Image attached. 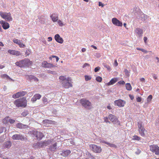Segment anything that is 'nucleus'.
<instances>
[{
  "mask_svg": "<svg viewBox=\"0 0 159 159\" xmlns=\"http://www.w3.org/2000/svg\"><path fill=\"white\" fill-rule=\"evenodd\" d=\"M48 41H51L52 40V38L51 37H49L48 38Z\"/></svg>",
  "mask_w": 159,
  "mask_h": 159,
  "instance_id": "nucleus-59",
  "label": "nucleus"
},
{
  "mask_svg": "<svg viewBox=\"0 0 159 159\" xmlns=\"http://www.w3.org/2000/svg\"><path fill=\"white\" fill-rule=\"evenodd\" d=\"M96 80L99 82H101L102 80V78L100 76H98L96 78Z\"/></svg>",
  "mask_w": 159,
  "mask_h": 159,
  "instance_id": "nucleus-34",
  "label": "nucleus"
},
{
  "mask_svg": "<svg viewBox=\"0 0 159 159\" xmlns=\"http://www.w3.org/2000/svg\"><path fill=\"white\" fill-rule=\"evenodd\" d=\"M42 101L45 104H47L48 102L47 98L45 97L43 98Z\"/></svg>",
  "mask_w": 159,
  "mask_h": 159,
  "instance_id": "nucleus-32",
  "label": "nucleus"
},
{
  "mask_svg": "<svg viewBox=\"0 0 159 159\" xmlns=\"http://www.w3.org/2000/svg\"><path fill=\"white\" fill-rule=\"evenodd\" d=\"M140 80L142 82L144 81L145 79L144 78H142L140 79Z\"/></svg>",
  "mask_w": 159,
  "mask_h": 159,
  "instance_id": "nucleus-61",
  "label": "nucleus"
},
{
  "mask_svg": "<svg viewBox=\"0 0 159 159\" xmlns=\"http://www.w3.org/2000/svg\"><path fill=\"white\" fill-rule=\"evenodd\" d=\"M138 127L139 134L141 136L144 137L145 135L144 132L146 131L142 125V122L141 121H139L138 122Z\"/></svg>",
  "mask_w": 159,
  "mask_h": 159,
  "instance_id": "nucleus-7",
  "label": "nucleus"
},
{
  "mask_svg": "<svg viewBox=\"0 0 159 159\" xmlns=\"http://www.w3.org/2000/svg\"><path fill=\"white\" fill-rule=\"evenodd\" d=\"M43 122L44 123H49L50 122V121L49 120H44L43 121Z\"/></svg>",
  "mask_w": 159,
  "mask_h": 159,
  "instance_id": "nucleus-55",
  "label": "nucleus"
},
{
  "mask_svg": "<svg viewBox=\"0 0 159 159\" xmlns=\"http://www.w3.org/2000/svg\"><path fill=\"white\" fill-rule=\"evenodd\" d=\"M152 76L153 78L154 79L156 80L157 79V77L155 74H152Z\"/></svg>",
  "mask_w": 159,
  "mask_h": 159,
  "instance_id": "nucleus-54",
  "label": "nucleus"
},
{
  "mask_svg": "<svg viewBox=\"0 0 159 159\" xmlns=\"http://www.w3.org/2000/svg\"><path fill=\"white\" fill-rule=\"evenodd\" d=\"M0 16L3 19L6 20L7 21H11L12 20V18L11 16L10 12H0Z\"/></svg>",
  "mask_w": 159,
  "mask_h": 159,
  "instance_id": "nucleus-6",
  "label": "nucleus"
},
{
  "mask_svg": "<svg viewBox=\"0 0 159 159\" xmlns=\"http://www.w3.org/2000/svg\"><path fill=\"white\" fill-rule=\"evenodd\" d=\"M8 52L10 54L16 56H19L21 54L20 52L13 50H9L8 51Z\"/></svg>",
  "mask_w": 159,
  "mask_h": 159,
  "instance_id": "nucleus-20",
  "label": "nucleus"
},
{
  "mask_svg": "<svg viewBox=\"0 0 159 159\" xmlns=\"http://www.w3.org/2000/svg\"><path fill=\"white\" fill-rule=\"evenodd\" d=\"M141 51H142V52H143L145 53H147L148 52V51H146V50L145 49H142L141 50Z\"/></svg>",
  "mask_w": 159,
  "mask_h": 159,
  "instance_id": "nucleus-56",
  "label": "nucleus"
},
{
  "mask_svg": "<svg viewBox=\"0 0 159 159\" xmlns=\"http://www.w3.org/2000/svg\"><path fill=\"white\" fill-rule=\"evenodd\" d=\"M117 79L116 78H114L112 79L110 81L107 83L106 84L107 86H109L112 85L115 83L117 81Z\"/></svg>",
  "mask_w": 159,
  "mask_h": 159,
  "instance_id": "nucleus-22",
  "label": "nucleus"
},
{
  "mask_svg": "<svg viewBox=\"0 0 159 159\" xmlns=\"http://www.w3.org/2000/svg\"><path fill=\"white\" fill-rule=\"evenodd\" d=\"M137 152H136V153L137 154H139L141 152V150L139 149H137Z\"/></svg>",
  "mask_w": 159,
  "mask_h": 159,
  "instance_id": "nucleus-58",
  "label": "nucleus"
},
{
  "mask_svg": "<svg viewBox=\"0 0 159 159\" xmlns=\"http://www.w3.org/2000/svg\"><path fill=\"white\" fill-rule=\"evenodd\" d=\"M41 97V96L39 93H36L34 95L33 97L31 99V101L33 102H34L37 100L40 99Z\"/></svg>",
  "mask_w": 159,
  "mask_h": 159,
  "instance_id": "nucleus-18",
  "label": "nucleus"
},
{
  "mask_svg": "<svg viewBox=\"0 0 159 159\" xmlns=\"http://www.w3.org/2000/svg\"><path fill=\"white\" fill-rule=\"evenodd\" d=\"M52 21L54 22L57 21L58 20V17L57 16H56L55 14L53 13L50 16Z\"/></svg>",
  "mask_w": 159,
  "mask_h": 159,
  "instance_id": "nucleus-25",
  "label": "nucleus"
},
{
  "mask_svg": "<svg viewBox=\"0 0 159 159\" xmlns=\"http://www.w3.org/2000/svg\"><path fill=\"white\" fill-rule=\"evenodd\" d=\"M53 141L54 139H51L48 140L47 141L45 140L44 141L39 142L34 144V146L35 147V148L36 147H39V148L43 147L50 144Z\"/></svg>",
  "mask_w": 159,
  "mask_h": 159,
  "instance_id": "nucleus-4",
  "label": "nucleus"
},
{
  "mask_svg": "<svg viewBox=\"0 0 159 159\" xmlns=\"http://www.w3.org/2000/svg\"><path fill=\"white\" fill-rule=\"evenodd\" d=\"M13 103L16 107H25L27 105V100L25 98H18Z\"/></svg>",
  "mask_w": 159,
  "mask_h": 159,
  "instance_id": "nucleus-2",
  "label": "nucleus"
},
{
  "mask_svg": "<svg viewBox=\"0 0 159 159\" xmlns=\"http://www.w3.org/2000/svg\"><path fill=\"white\" fill-rule=\"evenodd\" d=\"M100 67L99 66H98L94 69V71L96 72H98V71H99L100 70Z\"/></svg>",
  "mask_w": 159,
  "mask_h": 159,
  "instance_id": "nucleus-42",
  "label": "nucleus"
},
{
  "mask_svg": "<svg viewBox=\"0 0 159 159\" xmlns=\"http://www.w3.org/2000/svg\"><path fill=\"white\" fill-rule=\"evenodd\" d=\"M5 66H4L2 65H0V69H2L3 68H4Z\"/></svg>",
  "mask_w": 159,
  "mask_h": 159,
  "instance_id": "nucleus-63",
  "label": "nucleus"
},
{
  "mask_svg": "<svg viewBox=\"0 0 159 159\" xmlns=\"http://www.w3.org/2000/svg\"><path fill=\"white\" fill-rule=\"evenodd\" d=\"M11 145V143L10 141H7L4 144V147L5 148H10Z\"/></svg>",
  "mask_w": 159,
  "mask_h": 159,
  "instance_id": "nucleus-28",
  "label": "nucleus"
},
{
  "mask_svg": "<svg viewBox=\"0 0 159 159\" xmlns=\"http://www.w3.org/2000/svg\"><path fill=\"white\" fill-rule=\"evenodd\" d=\"M125 87L126 89L130 91L132 89V86L129 83H127L126 84Z\"/></svg>",
  "mask_w": 159,
  "mask_h": 159,
  "instance_id": "nucleus-29",
  "label": "nucleus"
},
{
  "mask_svg": "<svg viewBox=\"0 0 159 159\" xmlns=\"http://www.w3.org/2000/svg\"><path fill=\"white\" fill-rule=\"evenodd\" d=\"M12 138L13 140H24L25 139L24 137L22 135L20 134H15L13 135Z\"/></svg>",
  "mask_w": 159,
  "mask_h": 159,
  "instance_id": "nucleus-16",
  "label": "nucleus"
},
{
  "mask_svg": "<svg viewBox=\"0 0 159 159\" xmlns=\"http://www.w3.org/2000/svg\"><path fill=\"white\" fill-rule=\"evenodd\" d=\"M132 139L133 140H136L139 141L141 140V138L137 135H134Z\"/></svg>",
  "mask_w": 159,
  "mask_h": 159,
  "instance_id": "nucleus-31",
  "label": "nucleus"
},
{
  "mask_svg": "<svg viewBox=\"0 0 159 159\" xmlns=\"http://www.w3.org/2000/svg\"><path fill=\"white\" fill-rule=\"evenodd\" d=\"M32 77H34L33 80L34 81H39V79L36 77H35V76Z\"/></svg>",
  "mask_w": 159,
  "mask_h": 159,
  "instance_id": "nucleus-53",
  "label": "nucleus"
},
{
  "mask_svg": "<svg viewBox=\"0 0 159 159\" xmlns=\"http://www.w3.org/2000/svg\"><path fill=\"white\" fill-rule=\"evenodd\" d=\"M109 146L111 147H114L115 148H116L117 147L116 146L115 144L112 143H110Z\"/></svg>",
  "mask_w": 159,
  "mask_h": 159,
  "instance_id": "nucleus-48",
  "label": "nucleus"
},
{
  "mask_svg": "<svg viewBox=\"0 0 159 159\" xmlns=\"http://www.w3.org/2000/svg\"><path fill=\"white\" fill-rule=\"evenodd\" d=\"M34 77V76L32 75H30L28 76L30 80H33L34 77Z\"/></svg>",
  "mask_w": 159,
  "mask_h": 159,
  "instance_id": "nucleus-51",
  "label": "nucleus"
},
{
  "mask_svg": "<svg viewBox=\"0 0 159 159\" xmlns=\"http://www.w3.org/2000/svg\"><path fill=\"white\" fill-rule=\"evenodd\" d=\"M80 102L82 106L86 108L90 109L93 107L91 103L85 99H81L80 100Z\"/></svg>",
  "mask_w": 159,
  "mask_h": 159,
  "instance_id": "nucleus-5",
  "label": "nucleus"
},
{
  "mask_svg": "<svg viewBox=\"0 0 159 159\" xmlns=\"http://www.w3.org/2000/svg\"><path fill=\"white\" fill-rule=\"evenodd\" d=\"M98 5L99 6H101L102 7H103L104 6L103 3L101 2H99Z\"/></svg>",
  "mask_w": 159,
  "mask_h": 159,
  "instance_id": "nucleus-52",
  "label": "nucleus"
},
{
  "mask_svg": "<svg viewBox=\"0 0 159 159\" xmlns=\"http://www.w3.org/2000/svg\"><path fill=\"white\" fill-rule=\"evenodd\" d=\"M9 121L10 124H12L14 123L15 122V120L12 119H9Z\"/></svg>",
  "mask_w": 159,
  "mask_h": 159,
  "instance_id": "nucleus-44",
  "label": "nucleus"
},
{
  "mask_svg": "<svg viewBox=\"0 0 159 159\" xmlns=\"http://www.w3.org/2000/svg\"><path fill=\"white\" fill-rule=\"evenodd\" d=\"M90 66V65L89 64L87 63H85L83 65V68H84L86 66Z\"/></svg>",
  "mask_w": 159,
  "mask_h": 159,
  "instance_id": "nucleus-45",
  "label": "nucleus"
},
{
  "mask_svg": "<svg viewBox=\"0 0 159 159\" xmlns=\"http://www.w3.org/2000/svg\"><path fill=\"white\" fill-rule=\"evenodd\" d=\"M49 73L52 74H56V72L55 71H52L51 70H49L48 71Z\"/></svg>",
  "mask_w": 159,
  "mask_h": 159,
  "instance_id": "nucleus-47",
  "label": "nucleus"
},
{
  "mask_svg": "<svg viewBox=\"0 0 159 159\" xmlns=\"http://www.w3.org/2000/svg\"><path fill=\"white\" fill-rule=\"evenodd\" d=\"M0 24L4 30L7 29L10 27V25L9 23L3 20H2L0 21Z\"/></svg>",
  "mask_w": 159,
  "mask_h": 159,
  "instance_id": "nucleus-15",
  "label": "nucleus"
},
{
  "mask_svg": "<svg viewBox=\"0 0 159 159\" xmlns=\"http://www.w3.org/2000/svg\"><path fill=\"white\" fill-rule=\"evenodd\" d=\"M61 154L64 157H66L68 156L71 153L70 150H67L66 151H62Z\"/></svg>",
  "mask_w": 159,
  "mask_h": 159,
  "instance_id": "nucleus-23",
  "label": "nucleus"
},
{
  "mask_svg": "<svg viewBox=\"0 0 159 159\" xmlns=\"http://www.w3.org/2000/svg\"><path fill=\"white\" fill-rule=\"evenodd\" d=\"M59 79L62 83V86L65 88L68 89L72 86L71 80L69 77L66 78L65 76H61Z\"/></svg>",
  "mask_w": 159,
  "mask_h": 159,
  "instance_id": "nucleus-1",
  "label": "nucleus"
},
{
  "mask_svg": "<svg viewBox=\"0 0 159 159\" xmlns=\"http://www.w3.org/2000/svg\"><path fill=\"white\" fill-rule=\"evenodd\" d=\"M85 80L86 81H88L91 79V77L90 76L85 75L84 76Z\"/></svg>",
  "mask_w": 159,
  "mask_h": 159,
  "instance_id": "nucleus-33",
  "label": "nucleus"
},
{
  "mask_svg": "<svg viewBox=\"0 0 159 159\" xmlns=\"http://www.w3.org/2000/svg\"><path fill=\"white\" fill-rule=\"evenodd\" d=\"M104 67L106 68L108 70H110L111 69L110 67L108 66H105Z\"/></svg>",
  "mask_w": 159,
  "mask_h": 159,
  "instance_id": "nucleus-57",
  "label": "nucleus"
},
{
  "mask_svg": "<svg viewBox=\"0 0 159 159\" xmlns=\"http://www.w3.org/2000/svg\"><path fill=\"white\" fill-rule=\"evenodd\" d=\"M114 65V66H116H116H118V64L117 63V60H115Z\"/></svg>",
  "mask_w": 159,
  "mask_h": 159,
  "instance_id": "nucleus-50",
  "label": "nucleus"
},
{
  "mask_svg": "<svg viewBox=\"0 0 159 159\" xmlns=\"http://www.w3.org/2000/svg\"><path fill=\"white\" fill-rule=\"evenodd\" d=\"M111 21L112 23L115 25L121 27L122 26V23L116 18H113L112 19Z\"/></svg>",
  "mask_w": 159,
  "mask_h": 159,
  "instance_id": "nucleus-13",
  "label": "nucleus"
},
{
  "mask_svg": "<svg viewBox=\"0 0 159 159\" xmlns=\"http://www.w3.org/2000/svg\"><path fill=\"white\" fill-rule=\"evenodd\" d=\"M118 83L120 84H124L125 83L123 80L120 81H119Z\"/></svg>",
  "mask_w": 159,
  "mask_h": 159,
  "instance_id": "nucleus-49",
  "label": "nucleus"
},
{
  "mask_svg": "<svg viewBox=\"0 0 159 159\" xmlns=\"http://www.w3.org/2000/svg\"><path fill=\"white\" fill-rule=\"evenodd\" d=\"M114 103L115 105L121 107H124L125 104L126 102L124 100L121 99H118L115 101Z\"/></svg>",
  "mask_w": 159,
  "mask_h": 159,
  "instance_id": "nucleus-12",
  "label": "nucleus"
},
{
  "mask_svg": "<svg viewBox=\"0 0 159 159\" xmlns=\"http://www.w3.org/2000/svg\"><path fill=\"white\" fill-rule=\"evenodd\" d=\"M150 150L156 155H159V147L157 145L153 144L150 146Z\"/></svg>",
  "mask_w": 159,
  "mask_h": 159,
  "instance_id": "nucleus-9",
  "label": "nucleus"
},
{
  "mask_svg": "<svg viewBox=\"0 0 159 159\" xmlns=\"http://www.w3.org/2000/svg\"><path fill=\"white\" fill-rule=\"evenodd\" d=\"M57 21L58 24V25H59L60 26L62 27L64 25V24H63V23H62V21L61 20H57Z\"/></svg>",
  "mask_w": 159,
  "mask_h": 159,
  "instance_id": "nucleus-38",
  "label": "nucleus"
},
{
  "mask_svg": "<svg viewBox=\"0 0 159 159\" xmlns=\"http://www.w3.org/2000/svg\"><path fill=\"white\" fill-rule=\"evenodd\" d=\"M52 58H56V61L57 62L59 59L58 57L57 56L52 55V57H49V59L51 60H52Z\"/></svg>",
  "mask_w": 159,
  "mask_h": 159,
  "instance_id": "nucleus-35",
  "label": "nucleus"
},
{
  "mask_svg": "<svg viewBox=\"0 0 159 159\" xmlns=\"http://www.w3.org/2000/svg\"><path fill=\"white\" fill-rule=\"evenodd\" d=\"M27 93L26 91H22L19 92L12 95V98L16 99L19 98L20 97L24 96Z\"/></svg>",
  "mask_w": 159,
  "mask_h": 159,
  "instance_id": "nucleus-10",
  "label": "nucleus"
},
{
  "mask_svg": "<svg viewBox=\"0 0 159 159\" xmlns=\"http://www.w3.org/2000/svg\"><path fill=\"white\" fill-rule=\"evenodd\" d=\"M129 96L130 98L131 99V100H133L134 98V97L133 96H132V95H129Z\"/></svg>",
  "mask_w": 159,
  "mask_h": 159,
  "instance_id": "nucleus-64",
  "label": "nucleus"
},
{
  "mask_svg": "<svg viewBox=\"0 0 159 159\" xmlns=\"http://www.w3.org/2000/svg\"><path fill=\"white\" fill-rule=\"evenodd\" d=\"M1 77L2 78L5 79L7 80L8 79L11 80H13L11 78H10L8 75L6 74H4L1 75Z\"/></svg>",
  "mask_w": 159,
  "mask_h": 159,
  "instance_id": "nucleus-27",
  "label": "nucleus"
},
{
  "mask_svg": "<svg viewBox=\"0 0 159 159\" xmlns=\"http://www.w3.org/2000/svg\"><path fill=\"white\" fill-rule=\"evenodd\" d=\"M33 134L38 140L41 139L43 136V135L42 133L37 131H34Z\"/></svg>",
  "mask_w": 159,
  "mask_h": 159,
  "instance_id": "nucleus-14",
  "label": "nucleus"
},
{
  "mask_svg": "<svg viewBox=\"0 0 159 159\" xmlns=\"http://www.w3.org/2000/svg\"><path fill=\"white\" fill-rule=\"evenodd\" d=\"M104 121L106 123L109 122V123H110V121H108V118L107 117H105L104 118Z\"/></svg>",
  "mask_w": 159,
  "mask_h": 159,
  "instance_id": "nucleus-46",
  "label": "nucleus"
},
{
  "mask_svg": "<svg viewBox=\"0 0 159 159\" xmlns=\"http://www.w3.org/2000/svg\"><path fill=\"white\" fill-rule=\"evenodd\" d=\"M147 39V38L146 37H144V41L145 43H146V41Z\"/></svg>",
  "mask_w": 159,
  "mask_h": 159,
  "instance_id": "nucleus-60",
  "label": "nucleus"
},
{
  "mask_svg": "<svg viewBox=\"0 0 159 159\" xmlns=\"http://www.w3.org/2000/svg\"><path fill=\"white\" fill-rule=\"evenodd\" d=\"M42 66L45 68H51L55 67L56 66L53 65L52 64L48 63L46 61H44L42 63Z\"/></svg>",
  "mask_w": 159,
  "mask_h": 159,
  "instance_id": "nucleus-17",
  "label": "nucleus"
},
{
  "mask_svg": "<svg viewBox=\"0 0 159 159\" xmlns=\"http://www.w3.org/2000/svg\"><path fill=\"white\" fill-rule=\"evenodd\" d=\"M16 127L18 128L21 129L26 128L28 126L26 125H24L21 123H18L16 124Z\"/></svg>",
  "mask_w": 159,
  "mask_h": 159,
  "instance_id": "nucleus-24",
  "label": "nucleus"
},
{
  "mask_svg": "<svg viewBox=\"0 0 159 159\" xmlns=\"http://www.w3.org/2000/svg\"><path fill=\"white\" fill-rule=\"evenodd\" d=\"M89 148L93 152L96 153H100L102 151L101 147L97 145L91 144L89 145Z\"/></svg>",
  "mask_w": 159,
  "mask_h": 159,
  "instance_id": "nucleus-8",
  "label": "nucleus"
},
{
  "mask_svg": "<svg viewBox=\"0 0 159 159\" xmlns=\"http://www.w3.org/2000/svg\"><path fill=\"white\" fill-rule=\"evenodd\" d=\"M32 64V62L28 59H25L15 63L16 65L20 67L25 66H29Z\"/></svg>",
  "mask_w": 159,
  "mask_h": 159,
  "instance_id": "nucleus-3",
  "label": "nucleus"
},
{
  "mask_svg": "<svg viewBox=\"0 0 159 159\" xmlns=\"http://www.w3.org/2000/svg\"><path fill=\"white\" fill-rule=\"evenodd\" d=\"M18 45L20 48H25V45L22 43L20 41V42Z\"/></svg>",
  "mask_w": 159,
  "mask_h": 159,
  "instance_id": "nucleus-37",
  "label": "nucleus"
},
{
  "mask_svg": "<svg viewBox=\"0 0 159 159\" xmlns=\"http://www.w3.org/2000/svg\"><path fill=\"white\" fill-rule=\"evenodd\" d=\"M57 143H56L50 146L49 150L51 151H55L57 149Z\"/></svg>",
  "mask_w": 159,
  "mask_h": 159,
  "instance_id": "nucleus-26",
  "label": "nucleus"
},
{
  "mask_svg": "<svg viewBox=\"0 0 159 159\" xmlns=\"http://www.w3.org/2000/svg\"><path fill=\"white\" fill-rule=\"evenodd\" d=\"M108 118L109 120L113 123L120 124V122L118 120V119L116 116L112 114H110L108 116Z\"/></svg>",
  "mask_w": 159,
  "mask_h": 159,
  "instance_id": "nucleus-11",
  "label": "nucleus"
},
{
  "mask_svg": "<svg viewBox=\"0 0 159 159\" xmlns=\"http://www.w3.org/2000/svg\"><path fill=\"white\" fill-rule=\"evenodd\" d=\"M54 38L56 41L58 43H62L63 42V40L59 34H56L55 35Z\"/></svg>",
  "mask_w": 159,
  "mask_h": 159,
  "instance_id": "nucleus-19",
  "label": "nucleus"
},
{
  "mask_svg": "<svg viewBox=\"0 0 159 159\" xmlns=\"http://www.w3.org/2000/svg\"><path fill=\"white\" fill-rule=\"evenodd\" d=\"M107 109H109V110L110 109H111V106L110 105H109L107 106Z\"/></svg>",
  "mask_w": 159,
  "mask_h": 159,
  "instance_id": "nucleus-62",
  "label": "nucleus"
},
{
  "mask_svg": "<svg viewBox=\"0 0 159 159\" xmlns=\"http://www.w3.org/2000/svg\"><path fill=\"white\" fill-rule=\"evenodd\" d=\"M20 41V40H19L17 39H14L13 40V42L15 43H16L18 44L19 43Z\"/></svg>",
  "mask_w": 159,
  "mask_h": 159,
  "instance_id": "nucleus-39",
  "label": "nucleus"
},
{
  "mask_svg": "<svg viewBox=\"0 0 159 159\" xmlns=\"http://www.w3.org/2000/svg\"><path fill=\"white\" fill-rule=\"evenodd\" d=\"M152 96L151 95H149L148 97L147 98V101L148 102H150L151 101L152 99Z\"/></svg>",
  "mask_w": 159,
  "mask_h": 159,
  "instance_id": "nucleus-36",
  "label": "nucleus"
},
{
  "mask_svg": "<svg viewBox=\"0 0 159 159\" xmlns=\"http://www.w3.org/2000/svg\"><path fill=\"white\" fill-rule=\"evenodd\" d=\"M9 117L7 116L5 117L3 120V122L5 124H7L9 122Z\"/></svg>",
  "mask_w": 159,
  "mask_h": 159,
  "instance_id": "nucleus-30",
  "label": "nucleus"
},
{
  "mask_svg": "<svg viewBox=\"0 0 159 159\" xmlns=\"http://www.w3.org/2000/svg\"><path fill=\"white\" fill-rule=\"evenodd\" d=\"M30 49H27L26 51L25 55L26 56H29L30 54Z\"/></svg>",
  "mask_w": 159,
  "mask_h": 159,
  "instance_id": "nucleus-41",
  "label": "nucleus"
},
{
  "mask_svg": "<svg viewBox=\"0 0 159 159\" xmlns=\"http://www.w3.org/2000/svg\"><path fill=\"white\" fill-rule=\"evenodd\" d=\"M135 34L139 36H141L143 34V30L139 28H136L134 30Z\"/></svg>",
  "mask_w": 159,
  "mask_h": 159,
  "instance_id": "nucleus-21",
  "label": "nucleus"
},
{
  "mask_svg": "<svg viewBox=\"0 0 159 159\" xmlns=\"http://www.w3.org/2000/svg\"><path fill=\"white\" fill-rule=\"evenodd\" d=\"M28 114V112L27 111H25L21 113V115H22L23 116H25Z\"/></svg>",
  "mask_w": 159,
  "mask_h": 159,
  "instance_id": "nucleus-40",
  "label": "nucleus"
},
{
  "mask_svg": "<svg viewBox=\"0 0 159 159\" xmlns=\"http://www.w3.org/2000/svg\"><path fill=\"white\" fill-rule=\"evenodd\" d=\"M136 101L138 102H140L142 101V98L140 97H138L136 98Z\"/></svg>",
  "mask_w": 159,
  "mask_h": 159,
  "instance_id": "nucleus-43",
  "label": "nucleus"
}]
</instances>
